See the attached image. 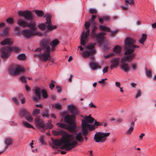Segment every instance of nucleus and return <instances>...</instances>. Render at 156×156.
I'll list each match as a JSON object with an SVG mask.
<instances>
[{
  "mask_svg": "<svg viewBox=\"0 0 156 156\" xmlns=\"http://www.w3.org/2000/svg\"><path fill=\"white\" fill-rule=\"evenodd\" d=\"M108 67L107 66H106L102 70L103 73L104 74L105 73H107L108 71Z\"/></svg>",
  "mask_w": 156,
  "mask_h": 156,
  "instance_id": "603ef678",
  "label": "nucleus"
},
{
  "mask_svg": "<svg viewBox=\"0 0 156 156\" xmlns=\"http://www.w3.org/2000/svg\"><path fill=\"white\" fill-rule=\"evenodd\" d=\"M11 52L12 50L11 49V47H4L1 50V57L4 58H7Z\"/></svg>",
  "mask_w": 156,
  "mask_h": 156,
  "instance_id": "2eb2a0df",
  "label": "nucleus"
},
{
  "mask_svg": "<svg viewBox=\"0 0 156 156\" xmlns=\"http://www.w3.org/2000/svg\"><path fill=\"white\" fill-rule=\"evenodd\" d=\"M96 43H92L89 44L87 46V50L84 51L81 53L83 57L86 58L89 57L90 55H92L95 52V47Z\"/></svg>",
  "mask_w": 156,
  "mask_h": 156,
  "instance_id": "1a4fd4ad",
  "label": "nucleus"
},
{
  "mask_svg": "<svg viewBox=\"0 0 156 156\" xmlns=\"http://www.w3.org/2000/svg\"><path fill=\"white\" fill-rule=\"evenodd\" d=\"M124 42V49L126 51L124 53V55L126 56L121 58V60L123 63H125L126 61H128V62L131 61L134 58L136 54L135 53L130 54L135 50L136 48L139 47V46L134 44L135 40L130 37L126 38Z\"/></svg>",
  "mask_w": 156,
  "mask_h": 156,
  "instance_id": "f03ea898",
  "label": "nucleus"
},
{
  "mask_svg": "<svg viewBox=\"0 0 156 156\" xmlns=\"http://www.w3.org/2000/svg\"><path fill=\"white\" fill-rule=\"evenodd\" d=\"M147 37V35L145 34H143L142 35V37L139 40V42L142 44H144L145 40H146Z\"/></svg>",
  "mask_w": 156,
  "mask_h": 156,
  "instance_id": "cd10ccee",
  "label": "nucleus"
},
{
  "mask_svg": "<svg viewBox=\"0 0 156 156\" xmlns=\"http://www.w3.org/2000/svg\"><path fill=\"white\" fill-rule=\"evenodd\" d=\"M141 91L139 90H137V92L135 95L136 98H138L140 97L141 96Z\"/></svg>",
  "mask_w": 156,
  "mask_h": 156,
  "instance_id": "de8ad7c7",
  "label": "nucleus"
},
{
  "mask_svg": "<svg viewBox=\"0 0 156 156\" xmlns=\"http://www.w3.org/2000/svg\"><path fill=\"white\" fill-rule=\"evenodd\" d=\"M40 113V110L38 109H35L33 110L32 114L34 116H37Z\"/></svg>",
  "mask_w": 156,
  "mask_h": 156,
  "instance_id": "72a5a7b5",
  "label": "nucleus"
},
{
  "mask_svg": "<svg viewBox=\"0 0 156 156\" xmlns=\"http://www.w3.org/2000/svg\"><path fill=\"white\" fill-rule=\"evenodd\" d=\"M131 126L130 128L127 130V133L128 134H130L133 132V126L134 125V122H130Z\"/></svg>",
  "mask_w": 156,
  "mask_h": 156,
  "instance_id": "c85d7f7f",
  "label": "nucleus"
},
{
  "mask_svg": "<svg viewBox=\"0 0 156 156\" xmlns=\"http://www.w3.org/2000/svg\"><path fill=\"white\" fill-rule=\"evenodd\" d=\"M49 40L47 39H44L42 40L40 42L41 48H37L36 51H39L42 50L44 51V52L42 54H35L34 55L38 56L41 60L44 62L49 59L51 51L50 48L49 46Z\"/></svg>",
  "mask_w": 156,
  "mask_h": 156,
  "instance_id": "7ed1b4c3",
  "label": "nucleus"
},
{
  "mask_svg": "<svg viewBox=\"0 0 156 156\" xmlns=\"http://www.w3.org/2000/svg\"><path fill=\"white\" fill-rule=\"evenodd\" d=\"M122 49V48L121 46L118 45H116L114 48V52L116 54L119 53L121 52Z\"/></svg>",
  "mask_w": 156,
  "mask_h": 156,
  "instance_id": "bb28decb",
  "label": "nucleus"
},
{
  "mask_svg": "<svg viewBox=\"0 0 156 156\" xmlns=\"http://www.w3.org/2000/svg\"><path fill=\"white\" fill-rule=\"evenodd\" d=\"M101 123L102 122H97L96 120H95L94 124L95 125L98 126H101L102 124Z\"/></svg>",
  "mask_w": 156,
  "mask_h": 156,
  "instance_id": "864d4df0",
  "label": "nucleus"
},
{
  "mask_svg": "<svg viewBox=\"0 0 156 156\" xmlns=\"http://www.w3.org/2000/svg\"><path fill=\"white\" fill-rule=\"evenodd\" d=\"M20 16H23L24 18L27 20H32L34 19L31 12L29 11H19L18 13Z\"/></svg>",
  "mask_w": 156,
  "mask_h": 156,
  "instance_id": "4468645a",
  "label": "nucleus"
},
{
  "mask_svg": "<svg viewBox=\"0 0 156 156\" xmlns=\"http://www.w3.org/2000/svg\"><path fill=\"white\" fill-rule=\"evenodd\" d=\"M11 49L12 50V52L13 51L15 52H18L20 50V48L17 47H11Z\"/></svg>",
  "mask_w": 156,
  "mask_h": 156,
  "instance_id": "473e14b6",
  "label": "nucleus"
},
{
  "mask_svg": "<svg viewBox=\"0 0 156 156\" xmlns=\"http://www.w3.org/2000/svg\"><path fill=\"white\" fill-rule=\"evenodd\" d=\"M109 17L108 16H105L103 17L104 20L106 21H107L109 20Z\"/></svg>",
  "mask_w": 156,
  "mask_h": 156,
  "instance_id": "0e129e2a",
  "label": "nucleus"
},
{
  "mask_svg": "<svg viewBox=\"0 0 156 156\" xmlns=\"http://www.w3.org/2000/svg\"><path fill=\"white\" fill-rule=\"evenodd\" d=\"M99 27L101 30H104L107 32H108L110 31V30L109 28L105 26L100 25Z\"/></svg>",
  "mask_w": 156,
  "mask_h": 156,
  "instance_id": "7c9ffc66",
  "label": "nucleus"
},
{
  "mask_svg": "<svg viewBox=\"0 0 156 156\" xmlns=\"http://www.w3.org/2000/svg\"><path fill=\"white\" fill-rule=\"evenodd\" d=\"M21 34L24 37L27 38H29L32 36L37 35L41 36L43 34L36 31H33L29 29H25L21 31Z\"/></svg>",
  "mask_w": 156,
  "mask_h": 156,
  "instance_id": "ddd939ff",
  "label": "nucleus"
},
{
  "mask_svg": "<svg viewBox=\"0 0 156 156\" xmlns=\"http://www.w3.org/2000/svg\"><path fill=\"white\" fill-rule=\"evenodd\" d=\"M89 12L91 14L95 13L96 10L94 9L90 8L89 10Z\"/></svg>",
  "mask_w": 156,
  "mask_h": 156,
  "instance_id": "09e8293b",
  "label": "nucleus"
},
{
  "mask_svg": "<svg viewBox=\"0 0 156 156\" xmlns=\"http://www.w3.org/2000/svg\"><path fill=\"white\" fill-rule=\"evenodd\" d=\"M56 87L57 89L58 92H60L61 90V89L60 87L59 86H57Z\"/></svg>",
  "mask_w": 156,
  "mask_h": 156,
  "instance_id": "338daca9",
  "label": "nucleus"
},
{
  "mask_svg": "<svg viewBox=\"0 0 156 156\" xmlns=\"http://www.w3.org/2000/svg\"><path fill=\"white\" fill-rule=\"evenodd\" d=\"M131 69L133 70H136L137 68V63H133L131 65Z\"/></svg>",
  "mask_w": 156,
  "mask_h": 156,
  "instance_id": "a19ab883",
  "label": "nucleus"
},
{
  "mask_svg": "<svg viewBox=\"0 0 156 156\" xmlns=\"http://www.w3.org/2000/svg\"><path fill=\"white\" fill-rule=\"evenodd\" d=\"M41 92L42 93V95L44 98H46L48 97V94L47 91L44 89H41Z\"/></svg>",
  "mask_w": 156,
  "mask_h": 156,
  "instance_id": "f704fd0d",
  "label": "nucleus"
},
{
  "mask_svg": "<svg viewBox=\"0 0 156 156\" xmlns=\"http://www.w3.org/2000/svg\"><path fill=\"white\" fill-rule=\"evenodd\" d=\"M8 28H6L1 33V35L3 36H7L8 35Z\"/></svg>",
  "mask_w": 156,
  "mask_h": 156,
  "instance_id": "4c0bfd02",
  "label": "nucleus"
},
{
  "mask_svg": "<svg viewBox=\"0 0 156 156\" xmlns=\"http://www.w3.org/2000/svg\"><path fill=\"white\" fill-rule=\"evenodd\" d=\"M121 8L122 9H123L125 10H127L128 9L127 6H121Z\"/></svg>",
  "mask_w": 156,
  "mask_h": 156,
  "instance_id": "680f3d73",
  "label": "nucleus"
},
{
  "mask_svg": "<svg viewBox=\"0 0 156 156\" xmlns=\"http://www.w3.org/2000/svg\"><path fill=\"white\" fill-rule=\"evenodd\" d=\"M41 89L39 87H37L35 88L33 90L34 93L35 94L36 97L35 96H33L32 99L34 101H37L40 99L41 96Z\"/></svg>",
  "mask_w": 156,
  "mask_h": 156,
  "instance_id": "dca6fc26",
  "label": "nucleus"
},
{
  "mask_svg": "<svg viewBox=\"0 0 156 156\" xmlns=\"http://www.w3.org/2000/svg\"><path fill=\"white\" fill-rule=\"evenodd\" d=\"M53 106L56 109H60L61 108L62 104L61 103H57L53 105Z\"/></svg>",
  "mask_w": 156,
  "mask_h": 156,
  "instance_id": "c9c22d12",
  "label": "nucleus"
},
{
  "mask_svg": "<svg viewBox=\"0 0 156 156\" xmlns=\"http://www.w3.org/2000/svg\"><path fill=\"white\" fill-rule=\"evenodd\" d=\"M27 27L30 28V30L33 31H36V30L37 29V26L35 22L33 21H31L29 24H27Z\"/></svg>",
  "mask_w": 156,
  "mask_h": 156,
  "instance_id": "393cba45",
  "label": "nucleus"
},
{
  "mask_svg": "<svg viewBox=\"0 0 156 156\" xmlns=\"http://www.w3.org/2000/svg\"><path fill=\"white\" fill-rule=\"evenodd\" d=\"M59 43V41L57 39L54 40L52 41L50 43V45L51 48V51H54V48Z\"/></svg>",
  "mask_w": 156,
  "mask_h": 156,
  "instance_id": "a878e982",
  "label": "nucleus"
},
{
  "mask_svg": "<svg viewBox=\"0 0 156 156\" xmlns=\"http://www.w3.org/2000/svg\"><path fill=\"white\" fill-rule=\"evenodd\" d=\"M5 26V23H0V30L2 27H4Z\"/></svg>",
  "mask_w": 156,
  "mask_h": 156,
  "instance_id": "e2e57ef3",
  "label": "nucleus"
},
{
  "mask_svg": "<svg viewBox=\"0 0 156 156\" xmlns=\"http://www.w3.org/2000/svg\"><path fill=\"white\" fill-rule=\"evenodd\" d=\"M22 111L24 112L25 115H24L22 113H21V115L22 116H24V117L25 118L26 120L29 122H30L33 121V118L29 113L27 112H25L23 110H22Z\"/></svg>",
  "mask_w": 156,
  "mask_h": 156,
  "instance_id": "412c9836",
  "label": "nucleus"
},
{
  "mask_svg": "<svg viewBox=\"0 0 156 156\" xmlns=\"http://www.w3.org/2000/svg\"><path fill=\"white\" fill-rule=\"evenodd\" d=\"M89 106L90 107V108H96V106L94 105V104L92 102H91L89 104Z\"/></svg>",
  "mask_w": 156,
  "mask_h": 156,
  "instance_id": "5fc2aeb1",
  "label": "nucleus"
},
{
  "mask_svg": "<svg viewBox=\"0 0 156 156\" xmlns=\"http://www.w3.org/2000/svg\"><path fill=\"white\" fill-rule=\"evenodd\" d=\"M151 26L152 27L154 28L156 27V22L152 24Z\"/></svg>",
  "mask_w": 156,
  "mask_h": 156,
  "instance_id": "774afa93",
  "label": "nucleus"
},
{
  "mask_svg": "<svg viewBox=\"0 0 156 156\" xmlns=\"http://www.w3.org/2000/svg\"><path fill=\"white\" fill-rule=\"evenodd\" d=\"M13 44L12 40L11 38H6L4 39L1 42V44L2 45L6 44L11 45Z\"/></svg>",
  "mask_w": 156,
  "mask_h": 156,
  "instance_id": "5701e85b",
  "label": "nucleus"
},
{
  "mask_svg": "<svg viewBox=\"0 0 156 156\" xmlns=\"http://www.w3.org/2000/svg\"><path fill=\"white\" fill-rule=\"evenodd\" d=\"M6 22L9 24H12L14 23V20L13 18H9L6 19Z\"/></svg>",
  "mask_w": 156,
  "mask_h": 156,
  "instance_id": "e433bc0d",
  "label": "nucleus"
},
{
  "mask_svg": "<svg viewBox=\"0 0 156 156\" xmlns=\"http://www.w3.org/2000/svg\"><path fill=\"white\" fill-rule=\"evenodd\" d=\"M12 99L13 101L16 104H17L18 103V101L15 97H14L12 98Z\"/></svg>",
  "mask_w": 156,
  "mask_h": 156,
  "instance_id": "4d7b16f0",
  "label": "nucleus"
},
{
  "mask_svg": "<svg viewBox=\"0 0 156 156\" xmlns=\"http://www.w3.org/2000/svg\"><path fill=\"white\" fill-rule=\"evenodd\" d=\"M17 58L20 60H23L26 58V56L24 54H21L17 56Z\"/></svg>",
  "mask_w": 156,
  "mask_h": 156,
  "instance_id": "2f4dec72",
  "label": "nucleus"
},
{
  "mask_svg": "<svg viewBox=\"0 0 156 156\" xmlns=\"http://www.w3.org/2000/svg\"><path fill=\"white\" fill-rule=\"evenodd\" d=\"M9 70V73L14 76L18 75L21 73L24 72V71L23 68L16 65L10 66Z\"/></svg>",
  "mask_w": 156,
  "mask_h": 156,
  "instance_id": "9b49d317",
  "label": "nucleus"
},
{
  "mask_svg": "<svg viewBox=\"0 0 156 156\" xmlns=\"http://www.w3.org/2000/svg\"><path fill=\"white\" fill-rule=\"evenodd\" d=\"M136 85V84L134 83H130V85L133 87L135 88Z\"/></svg>",
  "mask_w": 156,
  "mask_h": 156,
  "instance_id": "052dcab7",
  "label": "nucleus"
},
{
  "mask_svg": "<svg viewBox=\"0 0 156 156\" xmlns=\"http://www.w3.org/2000/svg\"><path fill=\"white\" fill-rule=\"evenodd\" d=\"M17 24L20 27H24L27 26V23L24 20L19 19L17 21Z\"/></svg>",
  "mask_w": 156,
  "mask_h": 156,
  "instance_id": "4be33fe9",
  "label": "nucleus"
},
{
  "mask_svg": "<svg viewBox=\"0 0 156 156\" xmlns=\"http://www.w3.org/2000/svg\"><path fill=\"white\" fill-rule=\"evenodd\" d=\"M44 17H46L47 22L44 24H41L39 25V28L41 30H44L46 27L48 30H52L56 28V26H52L51 24V16L48 14L45 15Z\"/></svg>",
  "mask_w": 156,
  "mask_h": 156,
  "instance_id": "6e6552de",
  "label": "nucleus"
},
{
  "mask_svg": "<svg viewBox=\"0 0 156 156\" xmlns=\"http://www.w3.org/2000/svg\"><path fill=\"white\" fill-rule=\"evenodd\" d=\"M97 29V27L94 26L92 28V30L91 36L92 38L97 37V40L98 44H101L103 40L104 37V36L105 34V33L104 32H101L98 34L94 33V32Z\"/></svg>",
  "mask_w": 156,
  "mask_h": 156,
  "instance_id": "f8f14e48",
  "label": "nucleus"
},
{
  "mask_svg": "<svg viewBox=\"0 0 156 156\" xmlns=\"http://www.w3.org/2000/svg\"><path fill=\"white\" fill-rule=\"evenodd\" d=\"M125 2L126 4H127V5L129 4L130 5H131L132 4H133L134 3V1L133 0H126L125 1Z\"/></svg>",
  "mask_w": 156,
  "mask_h": 156,
  "instance_id": "37998d69",
  "label": "nucleus"
},
{
  "mask_svg": "<svg viewBox=\"0 0 156 156\" xmlns=\"http://www.w3.org/2000/svg\"><path fill=\"white\" fill-rule=\"evenodd\" d=\"M110 134L109 132H97L94 135V139L96 142L103 143L106 141L107 137L109 136Z\"/></svg>",
  "mask_w": 156,
  "mask_h": 156,
  "instance_id": "9d476101",
  "label": "nucleus"
},
{
  "mask_svg": "<svg viewBox=\"0 0 156 156\" xmlns=\"http://www.w3.org/2000/svg\"><path fill=\"white\" fill-rule=\"evenodd\" d=\"M89 64L91 69L93 70H96L98 69H100L101 67L97 62H89Z\"/></svg>",
  "mask_w": 156,
  "mask_h": 156,
  "instance_id": "6ab92c4d",
  "label": "nucleus"
},
{
  "mask_svg": "<svg viewBox=\"0 0 156 156\" xmlns=\"http://www.w3.org/2000/svg\"><path fill=\"white\" fill-rule=\"evenodd\" d=\"M40 116H37L35 119V122L36 126L41 129V131L44 132L45 129H51L53 128V125L51 122L48 121L44 125L43 121L40 119Z\"/></svg>",
  "mask_w": 156,
  "mask_h": 156,
  "instance_id": "423d86ee",
  "label": "nucleus"
},
{
  "mask_svg": "<svg viewBox=\"0 0 156 156\" xmlns=\"http://www.w3.org/2000/svg\"><path fill=\"white\" fill-rule=\"evenodd\" d=\"M119 58H115L113 59L110 61L111 65L110 68L111 69L117 68L119 63Z\"/></svg>",
  "mask_w": 156,
  "mask_h": 156,
  "instance_id": "f3484780",
  "label": "nucleus"
},
{
  "mask_svg": "<svg viewBox=\"0 0 156 156\" xmlns=\"http://www.w3.org/2000/svg\"><path fill=\"white\" fill-rule=\"evenodd\" d=\"M22 110H23V111H25V112H27L25 109H24V108H22L21 109L20 111V115L21 116V117H24V116H22L21 115V113H22L23 115H25V114L24 113V112H23V111H22Z\"/></svg>",
  "mask_w": 156,
  "mask_h": 156,
  "instance_id": "3c124183",
  "label": "nucleus"
},
{
  "mask_svg": "<svg viewBox=\"0 0 156 156\" xmlns=\"http://www.w3.org/2000/svg\"><path fill=\"white\" fill-rule=\"evenodd\" d=\"M145 72L146 75L147 77H150L152 76L151 72L150 71L147 70V69H146Z\"/></svg>",
  "mask_w": 156,
  "mask_h": 156,
  "instance_id": "c03bdc74",
  "label": "nucleus"
},
{
  "mask_svg": "<svg viewBox=\"0 0 156 156\" xmlns=\"http://www.w3.org/2000/svg\"><path fill=\"white\" fill-rule=\"evenodd\" d=\"M72 135L74 137V139H73V141H74V140L75 139L77 140L79 142H81L83 141L84 139L82 136V134L81 132H80L77 134H76V135L75 137L73 134Z\"/></svg>",
  "mask_w": 156,
  "mask_h": 156,
  "instance_id": "b1692460",
  "label": "nucleus"
},
{
  "mask_svg": "<svg viewBox=\"0 0 156 156\" xmlns=\"http://www.w3.org/2000/svg\"><path fill=\"white\" fill-rule=\"evenodd\" d=\"M20 100L21 101V103L22 104H24V103H25L26 102L25 99L23 98H21L20 99Z\"/></svg>",
  "mask_w": 156,
  "mask_h": 156,
  "instance_id": "13d9d810",
  "label": "nucleus"
},
{
  "mask_svg": "<svg viewBox=\"0 0 156 156\" xmlns=\"http://www.w3.org/2000/svg\"><path fill=\"white\" fill-rule=\"evenodd\" d=\"M93 22V20L90 21L91 23ZM90 23L89 21H87L85 24V29L87 30L85 32H83L81 36L80 43L81 44L84 45L87 41L88 37L89 35L90 30L89 29Z\"/></svg>",
  "mask_w": 156,
  "mask_h": 156,
  "instance_id": "0eeeda50",
  "label": "nucleus"
},
{
  "mask_svg": "<svg viewBox=\"0 0 156 156\" xmlns=\"http://www.w3.org/2000/svg\"><path fill=\"white\" fill-rule=\"evenodd\" d=\"M94 119L91 115L84 117V119L82 120V127L83 134L86 136L88 133V130L92 131L94 129V125H90L94 122Z\"/></svg>",
  "mask_w": 156,
  "mask_h": 156,
  "instance_id": "39448f33",
  "label": "nucleus"
},
{
  "mask_svg": "<svg viewBox=\"0 0 156 156\" xmlns=\"http://www.w3.org/2000/svg\"><path fill=\"white\" fill-rule=\"evenodd\" d=\"M42 115L44 118L46 117L47 118H48L49 117V115L48 112L47 111H46L42 112Z\"/></svg>",
  "mask_w": 156,
  "mask_h": 156,
  "instance_id": "ea45409f",
  "label": "nucleus"
},
{
  "mask_svg": "<svg viewBox=\"0 0 156 156\" xmlns=\"http://www.w3.org/2000/svg\"><path fill=\"white\" fill-rule=\"evenodd\" d=\"M115 84L116 86L117 87H120V86L121 84L119 82H115Z\"/></svg>",
  "mask_w": 156,
  "mask_h": 156,
  "instance_id": "bf43d9fd",
  "label": "nucleus"
},
{
  "mask_svg": "<svg viewBox=\"0 0 156 156\" xmlns=\"http://www.w3.org/2000/svg\"><path fill=\"white\" fill-rule=\"evenodd\" d=\"M67 108L69 112L71 113L77 114L78 111L75 106L72 104L68 105H67Z\"/></svg>",
  "mask_w": 156,
  "mask_h": 156,
  "instance_id": "aec40b11",
  "label": "nucleus"
},
{
  "mask_svg": "<svg viewBox=\"0 0 156 156\" xmlns=\"http://www.w3.org/2000/svg\"><path fill=\"white\" fill-rule=\"evenodd\" d=\"M64 120L69 125L64 123H56L57 125L73 133L77 132L76 129V125L75 122V116L73 115H67L65 117Z\"/></svg>",
  "mask_w": 156,
  "mask_h": 156,
  "instance_id": "20e7f679",
  "label": "nucleus"
},
{
  "mask_svg": "<svg viewBox=\"0 0 156 156\" xmlns=\"http://www.w3.org/2000/svg\"><path fill=\"white\" fill-rule=\"evenodd\" d=\"M26 78L23 76H21L20 77V80L23 83H26L27 82Z\"/></svg>",
  "mask_w": 156,
  "mask_h": 156,
  "instance_id": "49530a36",
  "label": "nucleus"
},
{
  "mask_svg": "<svg viewBox=\"0 0 156 156\" xmlns=\"http://www.w3.org/2000/svg\"><path fill=\"white\" fill-rule=\"evenodd\" d=\"M119 66L120 69L125 72H128L130 71V68L129 66L127 64L122 62V60Z\"/></svg>",
  "mask_w": 156,
  "mask_h": 156,
  "instance_id": "a211bd4d",
  "label": "nucleus"
},
{
  "mask_svg": "<svg viewBox=\"0 0 156 156\" xmlns=\"http://www.w3.org/2000/svg\"><path fill=\"white\" fill-rule=\"evenodd\" d=\"M55 82L53 80L51 81V83L49 84V86L50 88L52 90L53 88L55 87L54 83Z\"/></svg>",
  "mask_w": 156,
  "mask_h": 156,
  "instance_id": "a18cd8bd",
  "label": "nucleus"
},
{
  "mask_svg": "<svg viewBox=\"0 0 156 156\" xmlns=\"http://www.w3.org/2000/svg\"><path fill=\"white\" fill-rule=\"evenodd\" d=\"M22 124L24 126H25V127H26L27 128H31L33 129H34V127L33 126L31 125L30 123H28L27 122L23 121L22 122Z\"/></svg>",
  "mask_w": 156,
  "mask_h": 156,
  "instance_id": "c756f323",
  "label": "nucleus"
},
{
  "mask_svg": "<svg viewBox=\"0 0 156 156\" xmlns=\"http://www.w3.org/2000/svg\"><path fill=\"white\" fill-rule=\"evenodd\" d=\"M5 142L6 145L9 146L11 144L12 141L10 139L8 138L6 139Z\"/></svg>",
  "mask_w": 156,
  "mask_h": 156,
  "instance_id": "79ce46f5",
  "label": "nucleus"
},
{
  "mask_svg": "<svg viewBox=\"0 0 156 156\" xmlns=\"http://www.w3.org/2000/svg\"><path fill=\"white\" fill-rule=\"evenodd\" d=\"M35 13L38 16L40 17L42 16L43 14V11L41 10H36Z\"/></svg>",
  "mask_w": 156,
  "mask_h": 156,
  "instance_id": "58836bf2",
  "label": "nucleus"
},
{
  "mask_svg": "<svg viewBox=\"0 0 156 156\" xmlns=\"http://www.w3.org/2000/svg\"><path fill=\"white\" fill-rule=\"evenodd\" d=\"M52 133L55 136L61 135L62 138L60 140L53 139L51 138V140L53 144L60 146L62 144L61 149H65L66 151H70L76 147L78 143L76 140L73 141L74 137L72 135L69 134L65 131L62 129H58V131L53 130Z\"/></svg>",
  "mask_w": 156,
  "mask_h": 156,
  "instance_id": "f257e3e1",
  "label": "nucleus"
},
{
  "mask_svg": "<svg viewBox=\"0 0 156 156\" xmlns=\"http://www.w3.org/2000/svg\"><path fill=\"white\" fill-rule=\"evenodd\" d=\"M114 55H115V54L113 53H110L109 54H108L106 55H105V58H110V57H111L113 56Z\"/></svg>",
  "mask_w": 156,
  "mask_h": 156,
  "instance_id": "8fccbe9b",
  "label": "nucleus"
},
{
  "mask_svg": "<svg viewBox=\"0 0 156 156\" xmlns=\"http://www.w3.org/2000/svg\"><path fill=\"white\" fill-rule=\"evenodd\" d=\"M99 20L101 23L102 24L104 22L103 19L101 18H99Z\"/></svg>",
  "mask_w": 156,
  "mask_h": 156,
  "instance_id": "69168bd1",
  "label": "nucleus"
},
{
  "mask_svg": "<svg viewBox=\"0 0 156 156\" xmlns=\"http://www.w3.org/2000/svg\"><path fill=\"white\" fill-rule=\"evenodd\" d=\"M118 30H115V31H111L110 35L112 37L114 36L117 32Z\"/></svg>",
  "mask_w": 156,
  "mask_h": 156,
  "instance_id": "6e6d98bb",
  "label": "nucleus"
}]
</instances>
